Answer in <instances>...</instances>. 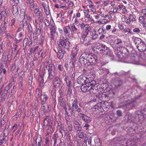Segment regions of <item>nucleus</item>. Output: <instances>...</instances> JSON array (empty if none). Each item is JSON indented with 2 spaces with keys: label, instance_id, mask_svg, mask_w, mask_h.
<instances>
[{
  "label": "nucleus",
  "instance_id": "31",
  "mask_svg": "<svg viewBox=\"0 0 146 146\" xmlns=\"http://www.w3.org/2000/svg\"><path fill=\"white\" fill-rule=\"evenodd\" d=\"M47 63L48 64L47 65L46 68L48 70V72L52 71L54 68V67L53 66V65L52 63L49 62H48Z\"/></svg>",
  "mask_w": 146,
  "mask_h": 146
},
{
  "label": "nucleus",
  "instance_id": "11",
  "mask_svg": "<svg viewBox=\"0 0 146 146\" xmlns=\"http://www.w3.org/2000/svg\"><path fill=\"white\" fill-rule=\"evenodd\" d=\"M87 33L83 32L81 34V35L80 38V42L82 44H87V42H88V40H87Z\"/></svg>",
  "mask_w": 146,
  "mask_h": 146
},
{
  "label": "nucleus",
  "instance_id": "58",
  "mask_svg": "<svg viewBox=\"0 0 146 146\" xmlns=\"http://www.w3.org/2000/svg\"><path fill=\"white\" fill-rule=\"evenodd\" d=\"M68 89L67 90V93L68 95H70L72 93V86H71L68 87L67 88Z\"/></svg>",
  "mask_w": 146,
  "mask_h": 146
},
{
  "label": "nucleus",
  "instance_id": "43",
  "mask_svg": "<svg viewBox=\"0 0 146 146\" xmlns=\"http://www.w3.org/2000/svg\"><path fill=\"white\" fill-rule=\"evenodd\" d=\"M94 142L96 146H100L101 145L100 139L99 138H96L94 140Z\"/></svg>",
  "mask_w": 146,
  "mask_h": 146
},
{
  "label": "nucleus",
  "instance_id": "15",
  "mask_svg": "<svg viewBox=\"0 0 146 146\" xmlns=\"http://www.w3.org/2000/svg\"><path fill=\"white\" fill-rule=\"evenodd\" d=\"M80 89L83 92H85L89 91L90 93V90L89 87H88L87 83L82 85Z\"/></svg>",
  "mask_w": 146,
  "mask_h": 146
},
{
  "label": "nucleus",
  "instance_id": "42",
  "mask_svg": "<svg viewBox=\"0 0 146 146\" xmlns=\"http://www.w3.org/2000/svg\"><path fill=\"white\" fill-rule=\"evenodd\" d=\"M25 10L24 9H22L21 10L20 16L21 17L23 18L24 17V19H25L26 15H25Z\"/></svg>",
  "mask_w": 146,
  "mask_h": 146
},
{
  "label": "nucleus",
  "instance_id": "7",
  "mask_svg": "<svg viewBox=\"0 0 146 146\" xmlns=\"http://www.w3.org/2000/svg\"><path fill=\"white\" fill-rule=\"evenodd\" d=\"M65 119L66 125V127L68 131H71L72 129V125L70 119L68 115H65Z\"/></svg>",
  "mask_w": 146,
  "mask_h": 146
},
{
  "label": "nucleus",
  "instance_id": "46",
  "mask_svg": "<svg viewBox=\"0 0 146 146\" xmlns=\"http://www.w3.org/2000/svg\"><path fill=\"white\" fill-rule=\"evenodd\" d=\"M44 23L46 25L45 27L46 29L48 31V27L50 25V22L47 19H45L44 20Z\"/></svg>",
  "mask_w": 146,
  "mask_h": 146
},
{
  "label": "nucleus",
  "instance_id": "16",
  "mask_svg": "<svg viewBox=\"0 0 146 146\" xmlns=\"http://www.w3.org/2000/svg\"><path fill=\"white\" fill-rule=\"evenodd\" d=\"M1 12L3 17L5 18V20L9 16L10 13L9 9H5L4 11H2Z\"/></svg>",
  "mask_w": 146,
  "mask_h": 146
},
{
  "label": "nucleus",
  "instance_id": "28",
  "mask_svg": "<svg viewBox=\"0 0 146 146\" xmlns=\"http://www.w3.org/2000/svg\"><path fill=\"white\" fill-rule=\"evenodd\" d=\"M115 87L116 88H118L122 84V81L119 79H115L114 83Z\"/></svg>",
  "mask_w": 146,
  "mask_h": 146
},
{
  "label": "nucleus",
  "instance_id": "38",
  "mask_svg": "<svg viewBox=\"0 0 146 146\" xmlns=\"http://www.w3.org/2000/svg\"><path fill=\"white\" fill-rule=\"evenodd\" d=\"M50 121V120L49 117L46 116L44 119V125L45 126L48 125Z\"/></svg>",
  "mask_w": 146,
  "mask_h": 146
},
{
  "label": "nucleus",
  "instance_id": "12",
  "mask_svg": "<svg viewBox=\"0 0 146 146\" xmlns=\"http://www.w3.org/2000/svg\"><path fill=\"white\" fill-rule=\"evenodd\" d=\"M80 117L84 121L87 123H90L92 120V119L90 117L87 116L85 114H80Z\"/></svg>",
  "mask_w": 146,
  "mask_h": 146
},
{
  "label": "nucleus",
  "instance_id": "51",
  "mask_svg": "<svg viewBox=\"0 0 146 146\" xmlns=\"http://www.w3.org/2000/svg\"><path fill=\"white\" fill-rule=\"evenodd\" d=\"M71 30H70V31L74 33H75L76 32L77 30V29L76 28L75 25L73 24H72L71 25Z\"/></svg>",
  "mask_w": 146,
  "mask_h": 146
},
{
  "label": "nucleus",
  "instance_id": "40",
  "mask_svg": "<svg viewBox=\"0 0 146 146\" xmlns=\"http://www.w3.org/2000/svg\"><path fill=\"white\" fill-rule=\"evenodd\" d=\"M34 0H28L27 2L28 4L31 5L30 9L31 10H33L34 7Z\"/></svg>",
  "mask_w": 146,
  "mask_h": 146
},
{
  "label": "nucleus",
  "instance_id": "8",
  "mask_svg": "<svg viewBox=\"0 0 146 146\" xmlns=\"http://www.w3.org/2000/svg\"><path fill=\"white\" fill-rule=\"evenodd\" d=\"M77 50H76L74 52L72 53L70 55V63L72 64L71 66L72 69L75 68L74 63L76 61V57L77 54Z\"/></svg>",
  "mask_w": 146,
  "mask_h": 146
},
{
  "label": "nucleus",
  "instance_id": "26",
  "mask_svg": "<svg viewBox=\"0 0 146 146\" xmlns=\"http://www.w3.org/2000/svg\"><path fill=\"white\" fill-rule=\"evenodd\" d=\"M41 104H44L45 103L48 99V96L47 95L44 93H43L41 95Z\"/></svg>",
  "mask_w": 146,
  "mask_h": 146
},
{
  "label": "nucleus",
  "instance_id": "27",
  "mask_svg": "<svg viewBox=\"0 0 146 146\" xmlns=\"http://www.w3.org/2000/svg\"><path fill=\"white\" fill-rule=\"evenodd\" d=\"M135 101V100H129L128 101H127L126 103L125 104V105L127 106V108H128V109H132L133 107V105L132 104V103L133 102Z\"/></svg>",
  "mask_w": 146,
  "mask_h": 146
},
{
  "label": "nucleus",
  "instance_id": "4",
  "mask_svg": "<svg viewBox=\"0 0 146 146\" xmlns=\"http://www.w3.org/2000/svg\"><path fill=\"white\" fill-rule=\"evenodd\" d=\"M59 102H60L61 105L62 106L63 109L65 111V115H68L69 112L71 111V108L69 105L66 104L64 103V100L62 98H60L59 99Z\"/></svg>",
  "mask_w": 146,
  "mask_h": 146
},
{
  "label": "nucleus",
  "instance_id": "45",
  "mask_svg": "<svg viewBox=\"0 0 146 146\" xmlns=\"http://www.w3.org/2000/svg\"><path fill=\"white\" fill-rule=\"evenodd\" d=\"M27 28L29 33H31L33 32V28L31 25L30 23L27 24Z\"/></svg>",
  "mask_w": 146,
  "mask_h": 146
},
{
  "label": "nucleus",
  "instance_id": "39",
  "mask_svg": "<svg viewBox=\"0 0 146 146\" xmlns=\"http://www.w3.org/2000/svg\"><path fill=\"white\" fill-rule=\"evenodd\" d=\"M38 80L39 83V86H42L44 83V80L43 77L41 76H39L38 77Z\"/></svg>",
  "mask_w": 146,
  "mask_h": 146
},
{
  "label": "nucleus",
  "instance_id": "24",
  "mask_svg": "<svg viewBox=\"0 0 146 146\" xmlns=\"http://www.w3.org/2000/svg\"><path fill=\"white\" fill-rule=\"evenodd\" d=\"M98 48L101 52L102 53H104L106 50H107L108 49L107 47L105 45L102 44H101L100 45V46Z\"/></svg>",
  "mask_w": 146,
  "mask_h": 146
},
{
  "label": "nucleus",
  "instance_id": "29",
  "mask_svg": "<svg viewBox=\"0 0 146 146\" xmlns=\"http://www.w3.org/2000/svg\"><path fill=\"white\" fill-rule=\"evenodd\" d=\"M90 34V35L92 36V39L95 40L98 37V35L96 34V31L95 29H94L93 31H91Z\"/></svg>",
  "mask_w": 146,
  "mask_h": 146
},
{
  "label": "nucleus",
  "instance_id": "1",
  "mask_svg": "<svg viewBox=\"0 0 146 146\" xmlns=\"http://www.w3.org/2000/svg\"><path fill=\"white\" fill-rule=\"evenodd\" d=\"M134 42L137 48L140 52H144L146 51V44L141 38H135Z\"/></svg>",
  "mask_w": 146,
  "mask_h": 146
},
{
  "label": "nucleus",
  "instance_id": "18",
  "mask_svg": "<svg viewBox=\"0 0 146 146\" xmlns=\"http://www.w3.org/2000/svg\"><path fill=\"white\" fill-rule=\"evenodd\" d=\"M41 110L44 113L48 112L50 111L51 108L50 106L45 105L42 104Z\"/></svg>",
  "mask_w": 146,
  "mask_h": 146
},
{
  "label": "nucleus",
  "instance_id": "53",
  "mask_svg": "<svg viewBox=\"0 0 146 146\" xmlns=\"http://www.w3.org/2000/svg\"><path fill=\"white\" fill-rule=\"evenodd\" d=\"M34 13L36 16L39 15L42 13L41 11L38 8H36L35 9L34 11Z\"/></svg>",
  "mask_w": 146,
  "mask_h": 146
},
{
  "label": "nucleus",
  "instance_id": "34",
  "mask_svg": "<svg viewBox=\"0 0 146 146\" xmlns=\"http://www.w3.org/2000/svg\"><path fill=\"white\" fill-rule=\"evenodd\" d=\"M78 113V115L80 117V114H84V107H80V108H78L77 110H76Z\"/></svg>",
  "mask_w": 146,
  "mask_h": 146
},
{
  "label": "nucleus",
  "instance_id": "60",
  "mask_svg": "<svg viewBox=\"0 0 146 146\" xmlns=\"http://www.w3.org/2000/svg\"><path fill=\"white\" fill-rule=\"evenodd\" d=\"M50 31H56L55 27L54 26V24H51L50 27Z\"/></svg>",
  "mask_w": 146,
  "mask_h": 146
},
{
  "label": "nucleus",
  "instance_id": "20",
  "mask_svg": "<svg viewBox=\"0 0 146 146\" xmlns=\"http://www.w3.org/2000/svg\"><path fill=\"white\" fill-rule=\"evenodd\" d=\"M37 19H35V22L37 25L39 24V25H40L43 19V18L42 17V14L41 13L40 15H37Z\"/></svg>",
  "mask_w": 146,
  "mask_h": 146
},
{
  "label": "nucleus",
  "instance_id": "41",
  "mask_svg": "<svg viewBox=\"0 0 146 146\" xmlns=\"http://www.w3.org/2000/svg\"><path fill=\"white\" fill-rule=\"evenodd\" d=\"M70 26H68L64 27L63 28V30L65 33L68 34L70 33Z\"/></svg>",
  "mask_w": 146,
  "mask_h": 146
},
{
  "label": "nucleus",
  "instance_id": "57",
  "mask_svg": "<svg viewBox=\"0 0 146 146\" xmlns=\"http://www.w3.org/2000/svg\"><path fill=\"white\" fill-rule=\"evenodd\" d=\"M125 141V138H123L121 140H120L119 144H121V145H124V146H127V142H126V145H125L123 144L124 143Z\"/></svg>",
  "mask_w": 146,
  "mask_h": 146
},
{
  "label": "nucleus",
  "instance_id": "17",
  "mask_svg": "<svg viewBox=\"0 0 146 146\" xmlns=\"http://www.w3.org/2000/svg\"><path fill=\"white\" fill-rule=\"evenodd\" d=\"M102 106L101 102H99L96 105L94 106V107L92 108V110L94 111H97L100 109L102 108Z\"/></svg>",
  "mask_w": 146,
  "mask_h": 146
},
{
  "label": "nucleus",
  "instance_id": "2",
  "mask_svg": "<svg viewBox=\"0 0 146 146\" xmlns=\"http://www.w3.org/2000/svg\"><path fill=\"white\" fill-rule=\"evenodd\" d=\"M10 84H9L5 88H2L0 89V103L5 100L8 93V91L10 88Z\"/></svg>",
  "mask_w": 146,
  "mask_h": 146
},
{
  "label": "nucleus",
  "instance_id": "36",
  "mask_svg": "<svg viewBox=\"0 0 146 146\" xmlns=\"http://www.w3.org/2000/svg\"><path fill=\"white\" fill-rule=\"evenodd\" d=\"M64 80L66 82V85L68 87L71 86H72V83L71 81L69 80L67 76H65Z\"/></svg>",
  "mask_w": 146,
  "mask_h": 146
},
{
  "label": "nucleus",
  "instance_id": "62",
  "mask_svg": "<svg viewBox=\"0 0 146 146\" xmlns=\"http://www.w3.org/2000/svg\"><path fill=\"white\" fill-rule=\"evenodd\" d=\"M27 45L29 47H31L33 44V40L31 37H29Z\"/></svg>",
  "mask_w": 146,
  "mask_h": 146
},
{
  "label": "nucleus",
  "instance_id": "22",
  "mask_svg": "<svg viewBox=\"0 0 146 146\" xmlns=\"http://www.w3.org/2000/svg\"><path fill=\"white\" fill-rule=\"evenodd\" d=\"M35 141L36 146H41L42 145V139L40 135L36 136Z\"/></svg>",
  "mask_w": 146,
  "mask_h": 146
},
{
  "label": "nucleus",
  "instance_id": "48",
  "mask_svg": "<svg viewBox=\"0 0 146 146\" xmlns=\"http://www.w3.org/2000/svg\"><path fill=\"white\" fill-rule=\"evenodd\" d=\"M105 31V29L103 27L101 28H100L98 30V32L99 35H101Z\"/></svg>",
  "mask_w": 146,
  "mask_h": 146
},
{
  "label": "nucleus",
  "instance_id": "61",
  "mask_svg": "<svg viewBox=\"0 0 146 146\" xmlns=\"http://www.w3.org/2000/svg\"><path fill=\"white\" fill-rule=\"evenodd\" d=\"M48 78L50 79H51L53 78L54 76V74L52 71H51L50 72H48Z\"/></svg>",
  "mask_w": 146,
  "mask_h": 146
},
{
  "label": "nucleus",
  "instance_id": "50",
  "mask_svg": "<svg viewBox=\"0 0 146 146\" xmlns=\"http://www.w3.org/2000/svg\"><path fill=\"white\" fill-rule=\"evenodd\" d=\"M52 139L54 141V143L53 146H56V144L57 143V140L58 137L56 135H54L52 137Z\"/></svg>",
  "mask_w": 146,
  "mask_h": 146
},
{
  "label": "nucleus",
  "instance_id": "63",
  "mask_svg": "<svg viewBox=\"0 0 146 146\" xmlns=\"http://www.w3.org/2000/svg\"><path fill=\"white\" fill-rule=\"evenodd\" d=\"M54 80L55 82H56L57 84H60V78L58 76H55L54 78Z\"/></svg>",
  "mask_w": 146,
  "mask_h": 146
},
{
  "label": "nucleus",
  "instance_id": "21",
  "mask_svg": "<svg viewBox=\"0 0 146 146\" xmlns=\"http://www.w3.org/2000/svg\"><path fill=\"white\" fill-rule=\"evenodd\" d=\"M13 14L14 17H17L19 14V9L18 7L16 5H14L13 6Z\"/></svg>",
  "mask_w": 146,
  "mask_h": 146
},
{
  "label": "nucleus",
  "instance_id": "19",
  "mask_svg": "<svg viewBox=\"0 0 146 146\" xmlns=\"http://www.w3.org/2000/svg\"><path fill=\"white\" fill-rule=\"evenodd\" d=\"M85 79H86L85 77L84 76L82 75H81L78 78L77 82L79 84H82L85 83Z\"/></svg>",
  "mask_w": 146,
  "mask_h": 146
},
{
  "label": "nucleus",
  "instance_id": "55",
  "mask_svg": "<svg viewBox=\"0 0 146 146\" xmlns=\"http://www.w3.org/2000/svg\"><path fill=\"white\" fill-rule=\"evenodd\" d=\"M89 7L91 9V11L94 13L96 12V10L95 8H94V5L90 4L89 5Z\"/></svg>",
  "mask_w": 146,
  "mask_h": 146
},
{
  "label": "nucleus",
  "instance_id": "59",
  "mask_svg": "<svg viewBox=\"0 0 146 146\" xmlns=\"http://www.w3.org/2000/svg\"><path fill=\"white\" fill-rule=\"evenodd\" d=\"M9 133V130L7 129H5L4 132V136L7 137V136Z\"/></svg>",
  "mask_w": 146,
  "mask_h": 146
},
{
  "label": "nucleus",
  "instance_id": "33",
  "mask_svg": "<svg viewBox=\"0 0 146 146\" xmlns=\"http://www.w3.org/2000/svg\"><path fill=\"white\" fill-rule=\"evenodd\" d=\"M87 59L89 65L91 64V63H92L93 61L94 60V59L93 56L91 55H89L88 54L87 55Z\"/></svg>",
  "mask_w": 146,
  "mask_h": 146
},
{
  "label": "nucleus",
  "instance_id": "64",
  "mask_svg": "<svg viewBox=\"0 0 146 146\" xmlns=\"http://www.w3.org/2000/svg\"><path fill=\"white\" fill-rule=\"evenodd\" d=\"M32 77L31 76H30L28 80V84L31 86H32L33 84L32 83Z\"/></svg>",
  "mask_w": 146,
  "mask_h": 146
},
{
  "label": "nucleus",
  "instance_id": "14",
  "mask_svg": "<svg viewBox=\"0 0 146 146\" xmlns=\"http://www.w3.org/2000/svg\"><path fill=\"white\" fill-rule=\"evenodd\" d=\"M84 17L86 18L85 21L86 23L91 24L94 22V20L90 17V15L89 14H86L84 15Z\"/></svg>",
  "mask_w": 146,
  "mask_h": 146
},
{
  "label": "nucleus",
  "instance_id": "35",
  "mask_svg": "<svg viewBox=\"0 0 146 146\" xmlns=\"http://www.w3.org/2000/svg\"><path fill=\"white\" fill-rule=\"evenodd\" d=\"M3 66L2 63H0V75H1V74L3 72V74H5L6 72V70L5 68H3Z\"/></svg>",
  "mask_w": 146,
  "mask_h": 146
},
{
  "label": "nucleus",
  "instance_id": "10",
  "mask_svg": "<svg viewBox=\"0 0 146 146\" xmlns=\"http://www.w3.org/2000/svg\"><path fill=\"white\" fill-rule=\"evenodd\" d=\"M137 116L139 118L140 120L143 119L146 116V108L142 110L141 111H137L136 112Z\"/></svg>",
  "mask_w": 146,
  "mask_h": 146
},
{
  "label": "nucleus",
  "instance_id": "47",
  "mask_svg": "<svg viewBox=\"0 0 146 146\" xmlns=\"http://www.w3.org/2000/svg\"><path fill=\"white\" fill-rule=\"evenodd\" d=\"M44 12L46 16L49 15L50 14V11L49 9V7H47L44 9Z\"/></svg>",
  "mask_w": 146,
  "mask_h": 146
},
{
  "label": "nucleus",
  "instance_id": "9",
  "mask_svg": "<svg viewBox=\"0 0 146 146\" xmlns=\"http://www.w3.org/2000/svg\"><path fill=\"white\" fill-rule=\"evenodd\" d=\"M102 106V109H109L110 107L113 108V102H109L107 101L105 102L102 101L101 102Z\"/></svg>",
  "mask_w": 146,
  "mask_h": 146
},
{
  "label": "nucleus",
  "instance_id": "52",
  "mask_svg": "<svg viewBox=\"0 0 146 146\" xmlns=\"http://www.w3.org/2000/svg\"><path fill=\"white\" fill-rule=\"evenodd\" d=\"M129 18L131 21V23L134 22L136 20L135 19V18L132 15L130 14L129 15Z\"/></svg>",
  "mask_w": 146,
  "mask_h": 146
},
{
  "label": "nucleus",
  "instance_id": "32",
  "mask_svg": "<svg viewBox=\"0 0 146 146\" xmlns=\"http://www.w3.org/2000/svg\"><path fill=\"white\" fill-rule=\"evenodd\" d=\"M8 140V138L3 136H0V145L3 143H5Z\"/></svg>",
  "mask_w": 146,
  "mask_h": 146
},
{
  "label": "nucleus",
  "instance_id": "6",
  "mask_svg": "<svg viewBox=\"0 0 146 146\" xmlns=\"http://www.w3.org/2000/svg\"><path fill=\"white\" fill-rule=\"evenodd\" d=\"M88 87L90 90V93L94 94L97 91V89L96 86V82L94 80H92L87 83Z\"/></svg>",
  "mask_w": 146,
  "mask_h": 146
},
{
  "label": "nucleus",
  "instance_id": "25",
  "mask_svg": "<svg viewBox=\"0 0 146 146\" xmlns=\"http://www.w3.org/2000/svg\"><path fill=\"white\" fill-rule=\"evenodd\" d=\"M77 100H74L72 103V107L71 111L72 112H74L75 111H76V108H78V105H77Z\"/></svg>",
  "mask_w": 146,
  "mask_h": 146
},
{
  "label": "nucleus",
  "instance_id": "5",
  "mask_svg": "<svg viewBox=\"0 0 146 146\" xmlns=\"http://www.w3.org/2000/svg\"><path fill=\"white\" fill-rule=\"evenodd\" d=\"M88 54L84 52L82 54L79 59V62L82 64L89 65L87 59Z\"/></svg>",
  "mask_w": 146,
  "mask_h": 146
},
{
  "label": "nucleus",
  "instance_id": "37",
  "mask_svg": "<svg viewBox=\"0 0 146 146\" xmlns=\"http://www.w3.org/2000/svg\"><path fill=\"white\" fill-rule=\"evenodd\" d=\"M7 23L5 22H4L3 23H2L0 27L1 30L2 31H5L7 29Z\"/></svg>",
  "mask_w": 146,
  "mask_h": 146
},
{
  "label": "nucleus",
  "instance_id": "54",
  "mask_svg": "<svg viewBox=\"0 0 146 146\" xmlns=\"http://www.w3.org/2000/svg\"><path fill=\"white\" fill-rule=\"evenodd\" d=\"M44 39V37L43 36H41L39 40V44L42 45L43 43Z\"/></svg>",
  "mask_w": 146,
  "mask_h": 146
},
{
  "label": "nucleus",
  "instance_id": "56",
  "mask_svg": "<svg viewBox=\"0 0 146 146\" xmlns=\"http://www.w3.org/2000/svg\"><path fill=\"white\" fill-rule=\"evenodd\" d=\"M78 136L79 138H82L86 135L83 132L79 131L78 133Z\"/></svg>",
  "mask_w": 146,
  "mask_h": 146
},
{
  "label": "nucleus",
  "instance_id": "13",
  "mask_svg": "<svg viewBox=\"0 0 146 146\" xmlns=\"http://www.w3.org/2000/svg\"><path fill=\"white\" fill-rule=\"evenodd\" d=\"M75 129L77 131H81L82 129L81 125L78 121L74 120L73 121Z\"/></svg>",
  "mask_w": 146,
  "mask_h": 146
},
{
  "label": "nucleus",
  "instance_id": "30",
  "mask_svg": "<svg viewBox=\"0 0 146 146\" xmlns=\"http://www.w3.org/2000/svg\"><path fill=\"white\" fill-rule=\"evenodd\" d=\"M64 53L62 49H59L57 53V57L59 59H61L63 57Z\"/></svg>",
  "mask_w": 146,
  "mask_h": 146
},
{
  "label": "nucleus",
  "instance_id": "3",
  "mask_svg": "<svg viewBox=\"0 0 146 146\" xmlns=\"http://www.w3.org/2000/svg\"><path fill=\"white\" fill-rule=\"evenodd\" d=\"M58 44L61 48H68L69 45L68 40L66 37H62V38H61Z\"/></svg>",
  "mask_w": 146,
  "mask_h": 146
},
{
  "label": "nucleus",
  "instance_id": "49",
  "mask_svg": "<svg viewBox=\"0 0 146 146\" xmlns=\"http://www.w3.org/2000/svg\"><path fill=\"white\" fill-rule=\"evenodd\" d=\"M40 2L41 3V4L43 9L47 7H49L48 5V1L47 2L42 1Z\"/></svg>",
  "mask_w": 146,
  "mask_h": 146
},
{
  "label": "nucleus",
  "instance_id": "44",
  "mask_svg": "<svg viewBox=\"0 0 146 146\" xmlns=\"http://www.w3.org/2000/svg\"><path fill=\"white\" fill-rule=\"evenodd\" d=\"M56 31H50V37L52 40H54L55 38V33Z\"/></svg>",
  "mask_w": 146,
  "mask_h": 146
},
{
  "label": "nucleus",
  "instance_id": "23",
  "mask_svg": "<svg viewBox=\"0 0 146 146\" xmlns=\"http://www.w3.org/2000/svg\"><path fill=\"white\" fill-rule=\"evenodd\" d=\"M24 82L23 80L22 77L20 76L19 78V86L21 90V92H23V90L24 87Z\"/></svg>",
  "mask_w": 146,
  "mask_h": 146
}]
</instances>
